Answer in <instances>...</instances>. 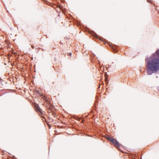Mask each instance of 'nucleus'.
<instances>
[{
    "instance_id": "3",
    "label": "nucleus",
    "mask_w": 159,
    "mask_h": 159,
    "mask_svg": "<svg viewBox=\"0 0 159 159\" xmlns=\"http://www.w3.org/2000/svg\"><path fill=\"white\" fill-rule=\"evenodd\" d=\"M110 140L116 147L119 148L120 144L119 142L115 139L114 138H110Z\"/></svg>"
},
{
    "instance_id": "9",
    "label": "nucleus",
    "mask_w": 159,
    "mask_h": 159,
    "mask_svg": "<svg viewBox=\"0 0 159 159\" xmlns=\"http://www.w3.org/2000/svg\"><path fill=\"white\" fill-rule=\"evenodd\" d=\"M132 159H136V158L134 157V156L132 158Z\"/></svg>"
},
{
    "instance_id": "7",
    "label": "nucleus",
    "mask_w": 159,
    "mask_h": 159,
    "mask_svg": "<svg viewBox=\"0 0 159 159\" xmlns=\"http://www.w3.org/2000/svg\"><path fill=\"white\" fill-rule=\"evenodd\" d=\"M72 55V53L71 52H70L68 53V55L69 56H71Z\"/></svg>"
},
{
    "instance_id": "10",
    "label": "nucleus",
    "mask_w": 159,
    "mask_h": 159,
    "mask_svg": "<svg viewBox=\"0 0 159 159\" xmlns=\"http://www.w3.org/2000/svg\"><path fill=\"white\" fill-rule=\"evenodd\" d=\"M65 39H68V38L66 37L64 38Z\"/></svg>"
},
{
    "instance_id": "6",
    "label": "nucleus",
    "mask_w": 159,
    "mask_h": 159,
    "mask_svg": "<svg viewBox=\"0 0 159 159\" xmlns=\"http://www.w3.org/2000/svg\"><path fill=\"white\" fill-rule=\"evenodd\" d=\"M105 82L107 84H108V80H107V79L106 80Z\"/></svg>"
},
{
    "instance_id": "1",
    "label": "nucleus",
    "mask_w": 159,
    "mask_h": 159,
    "mask_svg": "<svg viewBox=\"0 0 159 159\" xmlns=\"http://www.w3.org/2000/svg\"><path fill=\"white\" fill-rule=\"evenodd\" d=\"M148 75H151L159 70V49L145 59Z\"/></svg>"
},
{
    "instance_id": "16",
    "label": "nucleus",
    "mask_w": 159,
    "mask_h": 159,
    "mask_svg": "<svg viewBox=\"0 0 159 159\" xmlns=\"http://www.w3.org/2000/svg\"><path fill=\"white\" fill-rule=\"evenodd\" d=\"M32 48H34L32 46Z\"/></svg>"
},
{
    "instance_id": "15",
    "label": "nucleus",
    "mask_w": 159,
    "mask_h": 159,
    "mask_svg": "<svg viewBox=\"0 0 159 159\" xmlns=\"http://www.w3.org/2000/svg\"><path fill=\"white\" fill-rule=\"evenodd\" d=\"M60 43H61V41H60Z\"/></svg>"
},
{
    "instance_id": "11",
    "label": "nucleus",
    "mask_w": 159,
    "mask_h": 159,
    "mask_svg": "<svg viewBox=\"0 0 159 159\" xmlns=\"http://www.w3.org/2000/svg\"><path fill=\"white\" fill-rule=\"evenodd\" d=\"M147 1H148V2L150 3V1H148V0H147Z\"/></svg>"
},
{
    "instance_id": "14",
    "label": "nucleus",
    "mask_w": 159,
    "mask_h": 159,
    "mask_svg": "<svg viewBox=\"0 0 159 159\" xmlns=\"http://www.w3.org/2000/svg\"><path fill=\"white\" fill-rule=\"evenodd\" d=\"M100 88V85H99V87H98V88Z\"/></svg>"
},
{
    "instance_id": "12",
    "label": "nucleus",
    "mask_w": 159,
    "mask_h": 159,
    "mask_svg": "<svg viewBox=\"0 0 159 159\" xmlns=\"http://www.w3.org/2000/svg\"><path fill=\"white\" fill-rule=\"evenodd\" d=\"M2 82V80H0V83H1Z\"/></svg>"
},
{
    "instance_id": "2",
    "label": "nucleus",
    "mask_w": 159,
    "mask_h": 159,
    "mask_svg": "<svg viewBox=\"0 0 159 159\" xmlns=\"http://www.w3.org/2000/svg\"><path fill=\"white\" fill-rule=\"evenodd\" d=\"M109 45L111 48V51L114 53H116L120 49V48L116 45L110 43Z\"/></svg>"
},
{
    "instance_id": "5",
    "label": "nucleus",
    "mask_w": 159,
    "mask_h": 159,
    "mask_svg": "<svg viewBox=\"0 0 159 159\" xmlns=\"http://www.w3.org/2000/svg\"><path fill=\"white\" fill-rule=\"evenodd\" d=\"M36 111H37L39 112L41 114H43L41 109L38 106H36Z\"/></svg>"
},
{
    "instance_id": "4",
    "label": "nucleus",
    "mask_w": 159,
    "mask_h": 159,
    "mask_svg": "<svg viewBox=\"0 0 159 159\" xmlns=\"http://www.w3.org/2000/svg\"><path fill=\"white\" fill-rule=\"evenodd\" d=\"M72 117L75 119V120H78L79 121H80V119H81V118H80V117L78 116H77L76 115H73L72 116Z\"/></svg>"
},
{
    "instance_id": "8",
    "label": "nucleus",
    "mask_w": 159,
    "mask_h": 159,
    "mask_svg": "<svg viewBox=\"0 0 159 159\" xmlns=\"http://www.w3.org/2000/svg\"><path fill=\"white\" fill-rule=\"evenodd\" d=\"M95 33V36H96V37H98V35H97V34H96V33Z\"/></svg>"
},
{
    "instance_id": "13",
    "label": "nucleus",
    "mask_w": 159,
    "mask_h": 159,
    "mask_svg": "<svg viewBox=\"0 0 159 159\" xmlns=\"http://www.w3.org/2000/svg\"><path fill=\"white\" fill-rule=\"evenodd\" d=\"M93 55L94 56H95V55L94 54H93Z\"/></svg>"
}]
</instances>
